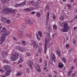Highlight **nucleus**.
Here are the masks:
<instances>
[{
  "mask_svg": "<svg viewBox=\"0 0 77 77\" xmlns=\"http://www.w3.org/2000/svg\"><path fill=\"white\" fill-rule=\"evenodd\" d=\"M60 25L62 27H63L62 29V31L63 32H68V30H69V25L68 23H66L65 21H64L62 23L59 22Z\"/></svg>",
  "mask_w": 77,
  "mask_h": 77,
  "instance_id": "1",
  "label": "nucleus"
},
{
  "mask_svg": "<svg viewBox=\"0 0 77 77\" xmlns=\"http://www.w3.org/2000/svg\"><path fill=\"white\" fill-rule=\"evenodd\" d=\"M4 67L5 68V70L7 71L6 72L5 74V75L8 76L10 74L11 72V66L10 65H5Z\"/></svg>",
  "mask_w": 77,
  "mask_h": 77,
  "instance_id": "2",
  "label": "nucleus"
},
{
  "mask_svg": "<svg viewBox=\"0 0 77 77\" xmlns=\"http://www.w3.org/2000/svg\"><path fill=\"white\" fill-rule=\"evenodd\" d=\"M14 10L12 9L7 8L2 11V12L5 13L6 14H11V13H14Z\"/></svg>",
  "mask_w": 77,
  "mask_h": 77,
  "instance_id": "3",
  "label": "nucleus"
},
{
  "mask_svg": "<svg viewBox=\"0 0 77 77\" xmlns=\"http://www.w3.org/2000/svg\"><path fill=\"white\" fill-rule=\"evenodd\" d=\"M9 33H10V32L7 31L2 35L0 40L1 41V42H3L4 41H5L6 36H7L8 35H9Z\"/></svg>",
  "mask_w": 77,
  "mask_h": 77,
  "instance_id": "4",
  "label": "nucleus"
},
{
  "mask_svg": "<svg viewBox=\"0 0 77 77\" xmlns=\"http://www.w3.org/2000/svg\"><path fill=\"white\" fill-rule=\"evenodd\" d=\"M19 56V54L18 53H14L11 56V60L12 61H15L16 59H17Z\"/></svg>",
  "mask_w": 77,
  "mask_h": 77,
  "instance_id": "5",
  "label": "nucleus"
},
{
  "mask_svg": "<svg viewBox=\"0 0 77 77\" xmlns=\"http://www.w3.org/2000/svg\"><path fill=\"white\" fill-rule=\"evenodd\" d=\"M50 37H49L48 38H46L45 39V51H44V53L46 54V51H47V46L48 45V44H47V43L48 42H50Z\"/></svg>",
  "mask_w": 77,
  "mask_h": 77,
  "instance_id": "6",
  "label": "nucleus"
},
{
  "mask_svg": "<svg viewBox=\"0 0 77 77\" xmlns=\"http://www.w3.org/2000/svg\"><path fill=\"white\" fill-rule=\"evenodd\" d=\"M31 4L32 5H33L35 7H36V6H38L39 5V3L38 2H35L33 1L31 2Z\"/></svg>",
  "mask_w": 77,
  "mask_h": 77,
  "instance_id": "7",
  "label": "nucleus"
},
{
  "mask_svg": "<svg viewBox=\"0 0 77 77\" xmlns=\"http://www.w3.org/2000/svg\"><path fill=\"white\" fill-rule=\"evenodd\" d=\"M50 15V13H48L46 17V23L45 25L46 26L48 25V21H49V16Z\"/></svg>",
  "mask_w": 77,
  "mask_h": 77,
  "instance_id": "8",
  "label": "nucleus"
},
{
  "mask_svg": "<svg viewBox=\"0 0 77 77\" xmlns=\"http://www.w3.org/2000/svg\"><path fill=\"white\" fill-rule=\"evenodd\" d=\"M35 68H36V70L37 71V72H41V68L40 67H39L38 65L37 64L36 65H35Z\"/></svg>",
  "mask_w": 77,
  "mask_h": 77,
  "instance_id": "9",
  "label": "nucleus"
},
{
  "mask_svg": "<svg viewBox=\"0 0 77 77\" xmlns=\"http://www.w3.org/2000/svg\"><path fill=\"white\" fill-rule=\"evenodd\" d=\"M32 44L34 48H38V45L36 44L35 41H33L32 42Z\"/></svg>",
  "mask_w": 77,
  "mask_h": 77,
  "instance_id": "10",
  "label": "nucleus"
},
{
  "mask_svg": "<svg viewBox=\"0 0 77 77\" xmlns=\"http://www.w3.org/2000/svg\"><path fill=\"white\" fill-rule=\"evenodd\" d=\"M2 56L4 57H6V56L8 54V52L6 51H4L2 53Z\"/></svg>",
  "mask_w": 77,
  "mask_h": 77,
  "instance_id": "11",
  "label": "nucleus"
},
{
  "mask_svg": "<svg viewBox=\"0 0 77 77\" xmlns=\"http://www.w3.org/2000/svg\"><path fill=\"white\" fill-rule=\"evenodd\" d=\"M27 64L30 67L32 68V64H33V63L30 60H28L27 62Z\"/></svg>",
  "mask_w": 77,
  "mask_h": 77,
  "instance_id": "12",
  "label": "nucleus"
},
{
  "mask_svg": "<svg viewBox=\"0 0 77 77\" xmlns=\"http://www.w3.org/2000/svg\"><path fill=\"white\" fill-rule=\"evenodd\" d=\"M17 48L18 50H19V51H21V52H23V51H25V50L23 49L21 47H20V46H17Z\"/></svg>",
  "mask_w": 77,
  "mask_h": 77,
  "instance_id": "13",
  "label": "nucleus"
},
{
  "mask_svg": "<svg viewBox=\"0 0 77 77\" xmlns=\"http://www.w3.org/2000/svg\"><path fill=\"white\" fill-rule=\"evenodd\" d=\"M23 74V72L22 71H20L19 72H17V73L16 74V75L17 76L18 75H21Z\"/></svg>",
  "mask_w": 77,
  "mask_h": 77,
  "instance_id": "14",
  "label": "nucleus"
},
{
  "mask_svg": "<svg viewBox=\"0 0 77 77\" xmlns=\"http://www.w3.org/2000/svg\"><path fill=\"white\" fill-rule=\"evenodd\" d=\"M17 33H18V34L22 35V34L23 33V32L21 29H19L17 32Z\"/></svg>",
  "mask_w": 77,
  "mask_h": 77,
  "instance_id": "15",
  "label": "nucleus"
},
{
  "mask_svg": "<svg viewBox=\"0 0 77 77\" xmlns=\"http://www.w3.org/2000/svg\"><path fill=\"white\" fill-rule=\"evenodd\" d=\"M2 20L4 23H6V19L5 17H2Z\"/></svg>",
  "mask_w": 77,
  "mask_h": 77,
  "instance_id": "16",
  "label": "nucleus"
},
{
  "mask_svg": "<svg viewBox=\"0 0 77 77\" xmlns=\"http://www.w3.org/2000/svg\"><path fill=\"white\" fill-rule=\"evenodd\" d=\"M25 23L26 24H29L30 25H32L33 24V22L30 20H29V21H25Z\"/></svg>",
  "mask_w": 77,
  "mask_h": 77,
  "instance_id": "17",
  "label": "nucleus"
},
{
  "mask_svg": "<svg viewBox=\"0 0 77 77\" xmlns=\"http://www.w3.org/2000/svg\"><path fill=\"white\" fill-rule=\"evenodd\" d=\"M23 62V59L22 58L20 57V59L19 60V61L17 62V64H19V63H21V62Z\"/></svg>",
  "mask_w": 77,
  "mask_h": 77,
  "instance_id": "18",
  "label": "nucleus"
},
{
  "mask_svg": "<svg viewBox=\"0 0 77 77\" xmlns=\"http://www.w3.org/2000/svg\"><path fill=\"white\" fill-rule=\"evenodd\" d=\"M63 64H62L61 63H59V67L60 68H63Z\"/></svg>",
  "mask_w": 77,
  "mask_h": 77,
  "instance_id": "19",
  "label": "nucleus"
},
{
  "mask_svg": "<svg viewBox=\"0 0 77 77\" xmlns=\"http://www.w3.org/2000/svg\"><path fill=\"white\" fill-rule=\"evenodd\" d=\"M26 3V1H25L20 4V6H24L25 4Z\"/></svg>",
  "mask_w": 77,
  "mask_h": 77,
  "instance_id": "20",
  "label": "nucleus"
},
{
  "mask_svg": "<svg viewBox=\"0 0 77 77\" xmlns=\"http://www.w3.org/2000/svg\"><path fill=\"white\" fill-rule=\"evenodd\" d=\"M52 60H54V59H55V55L53 54H52Z\"/></svg>",
  "mask_w": 77,
  "mask_h": 77,
  "instance_id": "21",
  "label": "nucleus"
},
{
  "mask_svg": "<svg viewBox=\"0 0 77 77\" xmlns=\"http://www.w3.org/2000/svg\"><path fill=\"white\" fill-rule=\"evenodd\" d=\"M62 61L64 62V63H66V59H65V57H62Z\"/></svg>",
  "mask_w": 77,
  "mask_h": 77,
  "instance_id": "22",
  "label": "nucleus"
},
{
  "mask_svg": "<svg viewBox=\"0 0 77 77\" xmlns=\"http://www.w3.org/2000/svg\"><path fill=\"white\" fill-rule=\"evenodd\" d=\"M24 10L25 11H27V12H30V11H31V10H30L29 8L24 9Z\"/></svg>",
  "mask_w": 77,
  "mask_h": 77,
  "instance_id": "23",
  "label": "nucleus"
},
{
  "mask_svg": "<svg viewBox=\"0 0 77 77\" xmlns=\"http://www.w3.org/2000/svg\"><path fill=\"white\" fill-rule=\"evenodd\" d=\"M60 20H61V21H63V20H64V17H63V16H61L60 17Z\"/></svg>",
  "mask_w": 77,
  "mask_h": 77,
  "instance_id": "24",
  "label": "nucleus"
},
{
  "mask_svg": "<svg viewBox=\"0 0 77 77\" xmlns=\"http://www.w3.org/2000/svg\"><path fill=\"white\" fill-rule=\"evenodd\" d=\"M29 17H25V22H26V21H29Z\"/></svg>",
  "mask_w": 77,
  "mask_h": 77,
  "instance_id": "25",
  "label": "nucleus"
},
{
  "mask_svg": "<svg viewBox=\"0 0 77 77\" xmlns=\"http://www.w3.org/2000/svg\"><path fill=\"white\" fill-rule=\"evenodd\" d=\"M72 74V70L69 71L67 74V75L68 76H69V75H70L71 74Z\"/></svg>",
  "mask_w": 77,
  "mask_h": 77,
  "instance_id": "26",
  "label": "nucleus"
},
{
  "mask_svg": "<svg viewBox=\"0 0 77 77\" xmlns=\"http://www.w3.org/2000/svg\"><path fill=\"white\" fill-rule=\"evenodd\" d=\"M50 9V7H49V5H47L46 6L45 10H46L48 11Z\"/></svg>",
  "mask_w": 77,
  "mask_h": 77,
  "instance_id": "27",
  "label": "nucleus"
},
{
  "mask_svg": "<svg viewBox=\"0 0 77 77\" xmlns=\"http://www.w3.org/2000/svg\"><path fill=\"white\" fill-rule=\"evenodd\" d=\"M31 35H32L30 33H28L26 35V36H27L28 38L31 37Z\"/></svg>",
  "mask_w": 77,
  "mask_h": 77,
  "instance_id": "28",
  "label": "nucleus"
},
{
  "mask_svg": "<svg viewBox=\"0 0 77 77\" xmlns=\"http://www.w3.org/2000/svg\"><path fill=\"white\" fill-rule=\"evenodd\" d=\"M20 6V4H16L15 5H14V7L15 8H17L18 7H19V6Z\"/></svg>",
  "mask_w": 77,
  "mask_h": 77,
  "instance_id": "29",
  "label": "nucleus"
},
{
  "mask_svg": "<svg viewBox=\"0 0 77 77\" xmlns=\"http://www.w3.org/2000/svg\"><path fill=\"white\" fill-rule=\"evenodd\" d=\"M36 15L37 17H39L41 16V14H40V13L39 12H37Z\"/></svg>",
  "mask_w": 77,
  "mask_h": 77,
  "instance_id": "30",
  "label": "nucleus"
},
{
  "mask_svg": "<svg viewBox=\"0 0 77 77\" xmlns=\"http://www.w3.org/2000/svg\"><path fill=\"white\" fill-rule=\"evenodd\" d=\"M6 28L5 27H3L2 28V32H6Z\"/></svg>",
  "mask_w": 77,
  "mask_h": 77,
  "instance_id": "31",
  "label": "nucleus"
},
{
  "mask_svg": "<svg viewBox=\"0 0 77 77\" xmlns=\"http://www.w3.org/2000/svg\"><path fill=\"white\" fill-rule=\"evenodd\" d=\"M26 55L27 56H30V53L29 52H27L26 53Z\"/></svg>",
  "mask_w": 77,
  "mask_h": 77,
  "instance_id": "32",
  "label": "nucleus"
},
{
  "mask_svg": "<svg viewBox=\"0 0 77 77\" xmlns=\"http://www.w3.org/2000/svg\"><path fill=\"white\" fill-rule=\"evenodd\" d=\"M3 61L4 62L6 63H9V61H8V60H3Z\"/></svg>",
  "mask_w": 77,
  "mask_h": 77,
  "instance_id": "33",
  "label": "nucleus"
},
{
  "mask_svg": "<svg viewBox=\"0 0 77 77\" xmlns=\"http://www.w3.org/2000/svg\"><path fill=\"white\" fill-rule=\"evenodd\" d=\"M38 34L39 35L40 37H42V32L41 31L38 32Z\"/></svg>",
  "mask_w": 77,
  "mask_h": 77,
  "instance_id": "34",
  "label": "nucleus"
},
{
  "mask_svg": "<svg viewBox=\"0 0 77 77\" xmlns=\"http://www.w3.org/2000/svg\"><path fill=\"white\" fill-rule=\"evenodd\" d=\"M53 28L55 30H56L57 29V26L56 25H54L53 26Z\"/></svg>",
  "mask_w": 77,
  "mask_h": 77,
  "instance_id": "35",
  "label": "nucleus"
},
{
  "mask_svg": "<svg viewBox=\"0 0 77 77\" xmlns=\"http://www.w3.org/2000/svg\"><path fill=\"white\" fill-rule=\"evenodd\" d=\"M58 55L59 56V57H60L61 54L60 53V52H58V51H57Z\"/></svg>",
  "mask_w": 77,
  "mask_h": 77,
  "instance_id": "36",
  "label": "nucleus"
},
{
  "mask_svg": "<svg viewBox=\"0 0 77 77\" xmlns=\"http://www.w3.org/2000/svg\"><path fill=\"white\" fill-rule=\"evenodd\" d=\"M22 44L23 45H26V42L24 41H23Z\"/></svg>",
  "mask_w": 77,
  "mask_h": 77,
  "instance_id": "37",
  "label": "nucleus"
},
{
  "mask_svg": "<svg viewBox=\"0 0 77 77\" xmlns=\"http://www.w3.org/2000/svg\"><path fill=\"white\" fill-rule=\"evenodd\" d=\"M6 23H7L8 24H10L11 23V20H8L7 21L6 20Z\"/></svg>",
  "mask_w": 77,
  "mask_h": 77,
  "instance_id": "38",
  "label": "nucleus"
},
{
  "mask_svg": "<svg viewBox=\"0 0 77 77\" xmlns=\"http://www.w3.org/2000/svg\"><path fill=\"white\" fill-rule=\"evenodd\" d=\"M36 36L37 39V40H38V41H40V40H41V39L38 36V35H37V34H36Z\"/></svg>",
  "mask_w": 77,
  "mask_h": 77,
  "instance_id": "39",
  "label": "nucleus"
},
{
  "mask_svg": "<svg viewBox=\"0 0 77 77\" xmlns=\"http://www.w3.org/2000/svg\"><path fill=\"white\" fill-rule=\"evenodd\" d=\"M67 7L69 9H71V5L70 4H69L67 5Z\"/></svg>",
  "mask_w": 77,
  "mask_h": 77,
  "instance_id": "40",
  "label": "nucleus"
},
{
  "mask_svg": "<svg viewBox=\"0 0 77 77\" xmlns=\"http://www.w3.org/2000/svg\"><path fill=\"white\" fill-rule=\"evenodd\" d=\"M74 63H77V58H75L73 60Z\"/></svg>",
  "mask_w": 77,
  "mask_h": 77,
  "instance_id": "41",
  "label": "nucleus"
},
{
  "mask_svg": "<svg viewBox=\"0 0 77 77\" xmlns=\"http://www.w3.org/2000/svg\"><path fill=\"white\" fill-rule=\"evenodd\" d=\"M44 62L45 63V66H47V61H46V60H45Z\"/></svg>",
  "mask_w": 77,
  "mask_h": 77,
  "instance_id": "42",
  "label": "nucleus"
},
{
  "mask_svg": "<svg viewBox=\"0 0 77 77\" xmlns=\"http://www.w3.org/2000/svg\"><path fill=\"white\" fill-rule=\"evenodd\" d=\"M26 71L27 72H30V69L29 68H27L26 69Z\"/></svg>",
  "mask_w": 77,
  "mask_h": 77,
  "instance_id": "43",
  "label": "nucleus"
},
{
  "mask_svg": "<svg viewBox=\"0 0 77 77\" xmlns=\"http://www.w3.org/2000/svg\"><path fill=\"white\" fill-rule=\"evenodd\" d=\"M26 24L23 23L22 25V26L23 27H26Z\"/></svg>",
  "mask_w": 77,
  "mask_h": 77,
  "instance_id": "44",
  "label": "nucleus"
},
{
  "mask_svg": "<svg viewBox=\"0 0 77 77\" xmlns=\"http://www.w3.org/2000/svg\"><path fill=\"white\" fill-rule=\"evenodd\" d=\"M2 3H5V2L6 1V0H1Z\"/></svg>",
  "mask_w": 77,
  "mask_h": 77,
  "instance_id": "45",
  "label": "nucleus"
},
{
  "mask_svg": "<svg viewBox=\"0 0 77 77\" xmlns=\"http://www.w3.org/2000/svg\"><path fill=\"white\" fill-rule=\"evenodd\" d=\"M42 59L41 58H40L39 60V62L40 63H42Z\"/></svg>",
  "mask_w": 77,
  "mask_h": 77,
  "instance_id": "46",
  "label": "nucleus"
},
{
  "mask_svg": "<svg viewBox=\"0 0 77 77\" xmlns=\"http://www.w3.org/2000/svg\"><path fill=\"white\" fill-rule=\"evenodd\" d=\"M18 37L19 38H21V34H18Z\"/></svg>",
  "mask_w": 77,
  "mask_h": 77,
  "instance_id": "47",
  "label": "nucleus"
},
{
  "mask_svg": "<svg viewBox=\"0 0 77 77\" xmlns=\"http://www.w3.org/2000/svg\"><path fill=\"white\" fill-rule=\"evenodd\" d=\"M38 50L39 52L41 53V49H40V48H38Z\"/></svg>",
  "mask_w": 77,
  "mask_h": 77,
  "instance_id": "48",
  "label": "nucleus"
},
{
  "mask_svg": "<svg viewBox=\"0 0 77 77\" xmlns=\"http://www.w3.org/2000/svg\"><path fill=\"white\" fill-rule=\"evenodd\" d=\"M69 47V45L68 44H67L66 45V48H68V47Z\"/></svg>",
  "mask_w": 77,
  "mask_h": 77,
  "instance_id": "49",
  "label": "nucleus"
},
{
  "mask_svg": "<svg viewBox=\"0 0 77 77\" xmlns=\"http://www.w3.org/2000/svg\"><path fill=\"white\" fill-rule=\"evenodd\" d=\"M35 13L36 12L35 11H32V12H31L32 14H35Z\"/></svg>",
  "mask_w": 77,
  "mask_h": 77,
  "instance_id": "50",
  "label": "nucleus"
},
{
  "mask_svg": "<svg viewBox=\"0 0 77 77\" xmlns=\"http://www.w3.org/2000/svg\"><path fill=\"white\" fill-rule=\"evenodd\" d=\"M53 18L54 19V20H55L56 19V16H55L54 15L53 17Z\"/></svg>",
  "mask_w": 77,
  "mask_h": 77,
  "instance_id": "51",
  "label": "nucleus"
},
{
  "mask_svg": "<svg viewBox=\"0 0 77 77\" xmlns=\"http://www.w3.org/2000/svg\"><path fill=\"white\" fill-rule=\"evenodd\" d=\"M30 9L31 10V11H32L33 10H34V8L33 7H31Z\"/></svg>",
  "mask_w": 77,
  "mask_h": 77,
  "instance_id": "52",
  "label": "nucleus"
},
{
  "mask_svg": "<svg viewBox=\"0 0 77 77\" xmlns=\"http://www.w3.org/2000/svg\"><path fill=\"white\" fill-rule=\"evenodd\" d=\"M73 44H75V43H76V41H75V40L73 41Z\"/></svg>",
  "mask_w": 77,
  "mask_h": 77,
  "instance_id": "53",
  "label": "nucleus"
},
{
  "mask_svg": "<svg viewBox=\"0 0 77 77\" xmlns=\"http://www.w3.org/2000/svg\"><path fill=\"white\" fill-rule=\"evenodd\" d=\"M75 73H74L72 75V77H75Z\"/></svg>",
  "mask_w": 77,
  "mask_h": 77,
  "instance_id": "54",
  "label": "nucleus"
},
{
  "mask_svg": "<svg viewBox=\"0 0 77 77\" xmlns=\"http://www.w3.org/2000/svg\"><path fill=\"white\" fill-rule=\"evenodd\" d=\"M48 30H49V31L51 30V28L50 27H49L48 28Z\"/></svg>",
  "mask_w": 77,
  "mask_h": 77,
  "instance_id": "55",
  "label": "nucleus"
},
{
  "mask_svg": "<svg viewBox=\"0 0 77 77\" xmlns=\"http://www.w3.org/2000/svg\"><path fill=\"white\" fill-rule=\"evenodd\" d=\"M5 76H6V75H1V77H5Z\"/></svg>",
  "mask_w": 77,
  "mask_h": 77,
  "instance_id": "56",
  "label": "nucleus"
},
{
  "mask_svg": "<svg viewBox=\"0 0 77 77\" xmlns=\"http://www.w3.org/2000/svg\"><path fill=\"white\" fill-rule=\"evenodd\" d=\"M13 39H14V40H17V38L15 37H13Z\"/></svg>",
  "mask_w": 77,
  "mask_h": 77,
  "instance_id": "57",
  "label": "nucleus"
},
{
  "mask_svg": "<svg viewBox=\"0 0 77 77\" xmlns=\"http://www.w3.org/2000/svg\"><path fill=\"white\" fill-rule=\"evenodd\" d=\"M54 74H56V71H54Z\"/></svg>",
  "mask_w": 77,
  "mask_h": 77,
  "instance_id": "58",
  "label": "nucleus"
},
{
  "mask_svg": "<svg viewBox=\"0 0 77 77\" xmlns=\"http://www.w3.org/2000/svg\"><path fill=\"white\" fill-rule=\"evenodd\" d=\"M48 76L49 77H52V75H48Z\"/></svg>",
  "mask_w": 77,
  "mask_h": 77,
  "instance_id": "59",
  "label": "nucleus"
},
{
  "mask_svg": "<svg viewBox=\"0 0 77 77\" xmlns=\"http://www.w3.org/2000/svg\"><path fill=\"white\" fill-rule=\"evenodd\" d=\"M19 67H23V66H22L21 65H19Z\"/></svg>",
  "mask_w": 77,
  "mask_h": 77,
  "instance_id": "60",
  "label": "nucleus"
},
{
  "mask_svg": "<svg viewBox=\"0 0 77 77\" xmlns=\"http://www.w3.org/2000/svg\"><path fill=\"white\" fill-rule=\"evenodd\" d=\"M50 45L49 44H48V48H50Z\"/></svg>",
  "mask_w": 77,
  "mask_h": 77,
  "instance_id": "61",
  "label": "nucleus"
},
{
  "mask_svg": "<svg viewBox=\"0 0 77 77\" xmlns=\"http://www.w3.org/2000/svg\"><path fill=\"white\" fill-rule=\"evenodd\" d=\"M21 30H22V31L23 32V31H24V30H25V29H21Z\"/></svg>",
  "mask_w": 77,
  "mask_h": 77,
  "instance_id": "62",
  "label": "nucleus"
},
{
  "mask_svg": "<svg viewBox=\"0 0 77 77\" xmlns=\"http://www.w3.org/2000/svg\"><path fill=\"white\" fill-rule=\"evenodd\" d=\"M77 29V27H74V30H75V29Z\"/></svg>",
  "mask_w": 77,
  "mask_h": 77,
  "instance_id": "63",
  "label": "nucleus"
},
{
  "mask_svg": "<svg viewBox=\"0 0 77 77\" xmlns=\"http://www.w3.org/2000/svg\"><path fill=\"white\" fill-rule=\"evenodd\" d=\"M63 2H65L66 1V0H62Z\"/></svg>",
  "mask_w": 77,
  "mask_h": 77,
  "instance_id": "64",
  "label": "nucleus"
}]
</instances>
